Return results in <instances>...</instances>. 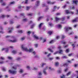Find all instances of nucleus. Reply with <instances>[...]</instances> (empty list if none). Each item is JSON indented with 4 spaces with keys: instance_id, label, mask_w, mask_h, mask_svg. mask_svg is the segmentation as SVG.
Here are the masks:
<instances>
[{
    "instance_id": "nucleus-1",
    "label": "nucleus",
    "mask_w": 78,
    "mask_h": 78,
    "mask_svg": "<svg viewBox=\"0 0 78 78\" xmlns=\"http://www.w3.org/2000/svg\"><path fill=\"white\" fill-rule=\"evenodd\" d=\"M21 48H22L23 50L26 51H29V52H32V51H33V48L29 49V50H28L27 48L24 47L23 45H21Z\"/></svg>"
},
{
    "instance_id": "nucleus-2",
    "label": "nucleus",
    "mask_w": 78,
    "mask_h": 78,
    "mask_svg": "<svg viewBox=\"0 0 78 78\" xmlns=\"http://www.w3.org/2000/svg\"><path fill=\"white\" fill-rule=\"evenodd\" d=\"M62 20V21H64L65 20V17H62L61 18H58L57 17H55V21L56 22H57L58 20Z\"/></svg>"
},
{
    "instance_id": "nucleus-3",
    "label": "nucleus",
    "mask_w": 78,
    "mask_h": 78,
    "mask_svg": "<svg viewBox=\"0 0 78 78\" xmlns=\"http://www.w3.org/2000/svg\"><path fill=\"white\" fill-rule=\"evenodd\" d=\"M65 29L66 32H68L69 30H72V28L70 27H65Z\"/></svg>"
},
{
    "instance_id": "nucleus-4",
    "label": "nucleus",
    "mask_w": 78,
    "mask_h": 78,
    "mask_svg": "<svg viewBox=\"0 0 78 78\" xmlns=\"http://www.w3.org/2000/svg\"><path fill=\"white\" fill-rule=\"evenodd\" d=\"M9 72L11 74H16L17 73V71L14 70H10L9 71Z\"/></svg>"
},
{
    "instance_id": "nucleus-5",
    "label": "nucleus",
    "mask_w": 78,
    "mask_h": 78,
    "mask_svg": "<svg viewBox=\"0 0 78 78\" xmlns=\"http://www.w3.org/2000/svg\"><path fill=\"white\" fill-rule=\"evenodd\" d=\"M65 11L66 14H73L74 13L73 12H70L69 10H65Z\"/></svg>"
},
{
    "instance_id": "nucleus-6",
    "label": "nucleus",
    "mask_w": 78,
    "mask_h": 78,
    "mask_svg": "<svg viewBox=\"0 0 78 78\" xmlns=\"http://www.w3.org/2000/svg\"><path fill=\"white\" fill-rule=\"evenodd\" d=\"M78 18L76 17L72 21V22L73 23H74L75 22H78Z\"/></svg>"
},
{
    "instance_id": "nucleus-7",
    "label": "nucleus",
    "mask_w": 78,
    "mask_h": 78,
    "mask_svg": "<svg viewBox=\"0 0 78 78\" xmlns=\"http://www.w3.org/2000/svg\"><path fill=\"white\" fill-rule=\"evenodd\" d=\"M8 41H9V42H12L13 43H14L17 42V39H15L13 41H12V40H9Z\"/></svg>"
},
{
    "instance_id": "nucleus-8",
    "label": "nucleus",
    "mask_w": 78,
    "mask_h": 78,
    "mask_svg": "<svg viewBox=\"0 0 78 78\" xmlns=\"http://www.w3.org/2000/svg\"><path fill=\"white\" fill-rule=\"evenodd\" d=\"M59 65V62H55V66H56V67H58V66Z\"/></svg>"
},
{
    "instance_id": "nucleus-9",
    "label": "nucleus",
    "mask_w": 78,
    "mask_h": 78,
    "mask_svg": "<svg viewBox=\"0 0 78 78\" xmlns=\"http://www.w3.org/2000/svg\"><path fill=\"white\" fill-rule=\"evenodd\" d=\"M56 2H51L50 1H48L47 2L48 4H52V5H53V4H55Z\"/></svg>"
},
{
    "instance_id": "nucleus-10",
    "label": "nucleus",
    "mask_w": 78,
    "mask_h": 78,
    "mask_svg": "<svg viewBox=\"0 0 78 78\" xmlns=\"http://www.w3.org/2000/svg\"><path fill=\"white\" fill-rule=\"evenodd\" d=\"M43 23H41L39 24V25L38 26V27H39V28L40 29H41V27H42V25H43Z\"/></svg>"
},
{
    "instance_id": "nucleus-11",
    "label": "nucleus",
    "mask_w": 78,
    "mask_h": 78,
    "mask_svg": "<svg viewBox=\"0 0 78 78\" xmlns=\"http://www.w3.org/2000/svg\"><path fill=\"white\" fill-rule=\"evenodd\" d=\"M6 50V52H8V48H3L2 49V51H3V50Z\"/></svg>"
},
{
    "instance_id": "nucleus-12",
    "label": "nucleus",
    "mask_w": 78,
    "mask_h": 78,
    "mask_svg": "<svg viewBox=\"0 0 78 78\" xmlns=\"http://www.w3.org/2000/svg\"><path fill=\"white\" fill-rule=\"evenodd\" d=\"M73 3H75L76 5H77V3H78V1L74 0H73Z\"/></svg>"
},
{
    "instance_id": "nucleus-13",
    "label": "nucleus",
    "mask_w": 78,
    "mask_h": 78,
    "mask_svg": "<svg viewBox=\"0 0 78 78\" xmlns=\"http://www.w3.org/2000/svg\"><path fill=\"white\" fill-rule=\"evenodd\" d=\"M13 29V27L9 28V30H9V33H11V32H12V30Z\"/></svg>"
},
{
    "instance_id": "nucleus-14",
    "label": "nucleus",
    "mask_w": 78,
    "mask_h": 78,
    "mask_svg": "<svg viewBox=\"0 0 78 78\" xmlns=\"http://www.w3.org/2000/svg\"><path fill=\"white\" fill-rule=\"evenodd\" d=\"M48 50H49V51H50V52H51V53H53V51L50 48H48Z\"/></svg>"
},
{
    "instance_id": "nucleus-15",
    "label": "nucleus",
    "mask_w": 78,
    "mask_h": 78,
    "mask_svg": "<svg viewBox=\"0 0 78 78\" xmlns=\"http://www.w3.org/2000/svg\"><path fill=\"white\" fill-rule=\"evenodd\" d=\"M34 38H35V39H39V37H38L36 36V35H34Z\"/></svg>"
},
{
    "instance_id": "nucleus-16",
    "label": "nucleus",
    "mask_w": 78,
    "mask_h": 78,
    "mask_svg": "<svg viewBox=\"0 0 78 78\" xmlns=\"http://www.w3.org/2000/svg\"><path fill=\"white\" fill-rule=\"evenodd\" d=\"M53 33V31H48V34H49V35H51V34H52Z\"/></svg>"
},
{
    "instance_id": "nucleus-17",
    "label": "nucleus",
    "mask_w": 78,
    "mask_h": 78,
    "mask_svg": "<svg viewBox=\"0 0 78 78\" xmlns=\"http://www.w3.org/2000/svg\"><path fill=\"white\" fill-rule=\"evenodd\" d=\"M45 70H46V69H44V70L43 71V73H44V74H45V75H47V72H46Z\"/></svg>"
},
{
    "instance_id": "nucleus-18",
    "label": "nucleus",
    "mask_w": 78,
    "mask_h": 78,
    "mask_svg": "<svg viewBox=\"0 0 78 78\" xmlns=\"http://www.w3.org/2000/svg\"><path fill=\"white\" fill-rule=\"evenodd\" d=\"M39 1H37V3L36 4V6H39Z\"/></svg>"
},
{
    "instance_id": "nucleus-19",
    "label": "nucleus",
    "mask_w": 78,
    "mask_h": 78,
    "mask_svg": "<svg viewBox=\"0 0 78 78\" xmlns=\"http://www.w3.org/2000/svg\"><path fill=\"white\" fill-rule=\"evenodd\" d=\"M54 42V41L53 40H52L51 41L49 42V44H53V43Z\"/></svg>"
},
{
    "instance_id": "nucleus-20",
    "label": "nucleus",
    "mask_w": 78,
    "mask_h": 78,
    "mask_svg": "<svg viewBox=\"0 0 78 78\" xmlns=\"http://www.w3.org/2000/svg\"><path fill=\"white\" fill-rule=\"evenodd\" d=\"M12 53H13V54H16V53H17V52L15 50H13L12 51Z\"/></svg>"
},
{
    "instance_id": "nucleus-21",
    "label": "nucleus",
    "mask_w": 78,
    "mask_h": 78,
    "mask_svg": "<svg viewBox=\"0 0 78 78\" xmlns=\"http://www.w3.org/2000/svg\"><path fill=\"white\" fill-rule=\"evenodd\" d=\"M71 73V72H69L66 74V75L67 76H69V75H70Z\"/></svg>"
},
{
    "instance_id": "nucleus-22",
    "label": "nucleus",
    "mask_w": 78,
    "mask_h": 78,
    "mask_svg": "<svg viewBox=\"0 0 78 78\" xmlns=\"http://www.w3.org/2000/svg\"><path fill=\"white\" fill-rule=\"evenodd\" d=\"M42 18H43V16H41L40 17H39L38 18V20L39 21L41 20V19H42Z\"/></svg>"
},
{
    "instance_id": "nucleus-23",
    "label": "nucleus",
    "mask_w": 78,
    "mask_h": 78,
    "mask_svg": "<svg viewBox=\"0 0 78 78\" xmlns=\"http://www.w3.org/2000/svg\"><path fill=\"white\" fill-rule=\"evenodd\" d=\"M70 51V50H69V49H67L66 50V53H69Z\"/></svg>"
},
{
    "instance_id": "nucleus-24",
    "label": "nucleus",
    "mask_w": 78,
    "mask_h": 78,
    "mask_svg": "<svg viewBox=\"0 0 78 78\" xmlns=\"http://www.w3.org/2000/svg\"><path fill=\"white\" fill-rule=\"evenodd\" d=\"M25 37H22L21 39V41H23V40H25Z\"/></svg>"
},
{
    "instance_id": "nucleus-25",
    "label": "nucleus",
    "mask_w": 78,
    "mask_h": 78,
    "mask_svg": "<svg viewBox=\"0 0 78 78\" xmlns=\"http://www.w3.org/2000/svg\"><path fill=\"white\" fill-rule=\"evenodd\" d=\"M63 66H68V64H67V63H65V64H63Z\"/></svg>"
},
{
    "instance_id": "nucleus-26",
    "label": "nucleus",
    "mask_w": 78,
    "mask_h": 78,
    "mask_svg": "<svg viewBox=\"0 0 78 78\" xmlns=\"http://www.w3.org/2000/svg\"><path fill=\"white\" fill-rule=\"evenodd\" d=\"M15 3V2H10V5H13Z\"/></svg>"
},
{
    "instance_id": "nucleus-27",
    "label": "nucleus",
    "mask_w": 78,
    "mask_h": 78,
    "mask_svg": "<svg viewBox=\"0 0 78 78\" xmlns=\"http://www.w3.org/2000/svg\"><path fill=\"white\" fill-rule=\"evenodd\" d=\"M12 68L13 69H14L15 70H16V69H17V67H16V66H13Z\"/></svg>"
},
{
    "instance_id": "nucleus-28",
    "label": "nucleus",
    "mask_w": 78,
    "mask_h": 78,
    "mask_svg": "<svg viewBox=\"0 0 78 78\" xmlns=\"http://www.w3.org/2000/svg\"><path fill=\"white\" fill-rule=\"evenodd\" d=\"M27 16H33V14L32 13L28 14H27Z\"/></svg>"
},
{
    "instance_id": "nucleus-29",
    "label": "nucleus",
    "mask_w": 78,
    "mask_h": 78,
    "mask_svg": "<svg viewBox=\"0 0 78 78\" xmlns=\"http://www.w3.org/2000/svg\"><path fill=\"white\" fill-rule=\"evenodd\" d=\"M0 59H2V60H4L5 59V58L3 57H1L0 58Z\"/></svg>"
},
{
    "instance_id": "nucleus-30",
    "label": "nucleus",
    "mask_w": 78,
    "mask_h": 78,
    "mask_svg": "<svg viewBox=\"0 0 78 78\" xmlns=\"http://www.w3.org/2000/svg\"><path fill=\"white\" fill-rule=\"evenodd\" d=\"M62 58H63V59H66L67 58V57L66 56H64L62 57Z\"/></svg>"
},
{
    "instance_id": "nucleus-31",
    "label": "nucleus",
    "mask_w": 78,
    "mask_h": 78,
    "mask_svg": "<svg viewBox=\"0 0 78 78\" xmlns=\"http://www.w3.org/2000/svg\"><path fill=\"white\" fill-rule=\"evenodd\" d=\"M23 22H27V19L26 18L23 19Z\"/></svg>"
},
{
    "instance_id": "nucleus-32",
    "label": "nucleus",
    "mask_w": 78,
    "mask_h": 78,
    "mask_svg": "<svg viewBox=\"0 0 78 78\" xmlns=\"http://www.w3.org/2000/svg\"><path fill=\"white\" fill-rule=\"evenodd\" d=\"M49 59L50 60V61H52V60L53 59V58H49Z\"/></svg>"
},
{
    "instance_id": "nucleus-33",
    "label": "nucleus",
    "mask_w": 78,
    "mask_h": 78,
    "mask_svg": "<svg viewBox=\"0 0 78 78\" xmlns=\"http://www.w3.org/2000/svg\"><path fill=\"white\" fill-rule=\"evenodd\" d=\"M18 31L20 33H23V31L22 30H19Z\"/></svg>"
},
{
    "instance_id": "nucleus-34",
    "label": "nucleus",
    "mask_w": 78,
    "mask_h": 78,
    "mask_svg": "<svg viewBox=\"0 0 78 78\" xmlns=\"http://www.w3.org/2000/svg\"><path fill=\"white\" fill-rule=\"evenodd\" d=\"M58 53H59V51H57L56 52H55L54 53V55H57V54H58Z\"/></svg>"
},
{
    "instance_id": "nucleus-35",
    "label": "nucleus",
    "mask_w": 78,
    "mask_h": 78,
    "mask_svg": "<svg viewBox=\"0 0 78 78\" xmlns=\"http://www.w3.org/2000/svg\"><path fill=\"white\" fill-rule=\"evenodd\" d=\"M49 25L50 26V27H51V26H53V24H52V23H49Z\"/></svg>"
},
{
    "instance_id": "nucleus-36",
    "label": "nucleus",
    "mask_w": 78,
    "mask_h": 78,
    "mask_svg": "<svg viewBox=\"0 0 78 78\" xmlns=\"http://www.w3.org/2000/svg\"><path fill=\"white\" fill-rule=\"evenodd\" d=\"M65 38V36L64 35H62V39H64Z\"/></svg>"
},
{
    "instance_id": "nucleus-37",
    "label": "nucleus",
    "mask_w": 78,
    "mask_h": 78,
    "mask_svg": "<svg viewBox=\"0 0 78 78\" xmlns=\"http://www.w3.org/2000/svg\"><path fill=\"white\" fill-rule=\"evenodd\" d=\"M74 34V33H73V32H72L69 34V35H72V34Z\"/></svg>"
},
{
    "instance_id": "nucleus-38",
    "label": "nucleus",
    "mask_w": 78,
    "mask_h": 78,
    "mask_svg": "<svg viewBox=\"0 0 78 78\" xmlns=\"http://www.w3.org/2000/svg\"><path fill=\"white\" fill-rule=\"evenodd\" d=\"M8 58L9 59H12V58L11 57H8Z\"/></svg>"
},
{
    "instance_id": "nucleus-39",
    "label": "nucleus",
    "mask_w": 78,
    "mask_h": 78,
    "mask_svg": "<svg viewBox=\"0 0 78 78\" xmlns=\"http://www.w3.org/2000/svg\"><path fill=\"white\" fill-rule=\"evenodd\" d=\"M23 70L22 69H20V73H23Z\"/></svg>"
},
{
    "instance_id": "nucleus-40",
    "label": "nucleus",
    "mask_w": 78,
    "mask_h": 78,
    "mask_svg": "<svg viewBox=\"0 0 78 78\" xmlns=\"http://www.w3.org/2000/svg\"><path fill=\"white\" fill-rule=\"evenodd\" d=\"M34 24H33V25H32L31 26L30 28H33L34 27Z\"/></svg>"
},
{
    "instance_id": "nucleus-41",
    "label": "nucleus",
    "mask_w": 78,
    "mask_h": 78,
    "mask_svg": "<svg viewBox=\"0 0 78 78\" xmlns=\"http://www.w3.org/2000/svg\"><path fill=\"white\" fill-rule=\"evenodd\" d=\"M33 23V21H30L29 22V24L30 25V24H31V23Z\"/></svg>"
},
{
    "instance_id": "nucleus-42",
    "label": "nucleus",
    "mask_w": 78,
    "mask_h": 78,
    "mask_svg": "<svg viewBox=\"0 0 78 78\" xmlns=\"http://www.w3.org/2000/svg\"><path fill=\"white\" fill-rule=\"evenodd\" d=\"M20 15L21 16H24V15H25V14H24V13H21L20 14Z\"/></svg>"
},
{
    "instance_id": "nucleus-43",
    "label": "nucleus",
    "mask_w": 78,
    "mask_h": 78,
    "mask_svg": "<svg viewBox=\"0 0 78 78\" xmlns=\"http://www.w3.org/2000/svg\"><path fill=\"white\" fill-rule=\"evenodd\" d=\"M5 17V15H2V16H1V17H0V18H4V17Z\"/></svg>"
},
{
    "instance_id": "nucleus-44",
    "label": "nucleus",
    "mask_w": 78,
    "mask_h": 78,
    "mask_svg": "<svg viewBox=\"0 0 78 78\" xmlns=\"http://www.w3.org/2000/svg\"><path fill=\"white\" fill-rule=\"evenodd\" d=\"M49 69H50V70H54V69L53 68H51V67H50L49 68Z\"/></svg>"
},
{
    "instance_id": "nucleus-45",
    "label": "nucleus",
    "mask_w": 78,
    "mask_h": 78,
    "mask_svg": "<svg viewBox=\"0 0 78 78\" xmlns=\"http://www.w3.org/2000/svg\"><path fill=\"white\" fill-rule=\"evenodd\" d=\"M62 50H60L59 51V53L60 54H61V53H62Z\"/></svg>"
},
{
    "instance_id": "nucleus-46",
    "label": "nucleus",
    "mask_w": 78,
    "mask_h": 78,
    "mask_svg": "<svg viewBox=\"0 0 78 78\" xmlns=\"http://www.w3.org/2000/svg\"><path fill=\"white\" fill-rule=\"evenodd\" d=\"M73 55V53H71V54H69L68 55L69 56H72V55Z\"/></svg>"
},
{
    "instance_id": "nucleus-47",
    "label": "nucleus",
    "mask_w": 78,
    "mask_h": 78,
    "mask_svg": "<svg viewBox=\"0 0 78 78\" xmlns=\"http://www.w3.org/2000/svg\"><path fill=\"white\" fill-rule=\"evenodd\" d=\"M2 5H3V6H5V5H6V3L4 2L2 4Z\"/></svg>"
},
{
    "instance_id": "nucleus-48",
    "label": "nucleus",
    "mask_w": 78,
    "mask_h": 78,
    "mask_svg": "<svg viewBox=\"0 0 78 78\" xmlns=\"http://www.w3.org/2000/svg\"><path fill=\"white\" fill-rule=\"evenodd\" d=\"M30 8V7H27V10H29Z\"/></svg>"
},
{
    "instance_id": "nucleus-49",
    "label": "nucleus",
    "mask_w": 78,
    "mask_h": 78,
    "mask_svg": "<svg viewBox=\"0 0 78 78\" xmlns=\"http://www.w3.org/2000/svg\"><path fill=\"white\" fill-rule=\"evenodd\" d=\"M4 63V62H3V61H2V62L0 61V64H2Z\"/></svg>"
},
{
    "instance_id": "nucleus-50",
    "label": "nucleus",
    "mask_w": 78,
    "mask_h": 78,
    "mask_svg": "<svg viewBox=\"0 0 78 78\" xmlns=\"http://www.w3.org/2000/svg\"><path fill=\"white\" fill-rule=\"evenodd\" d=\"M28 0H25V3H26V4L28 3Z\"/></svg>"
},
{
    "instance_id": "nucleus-51",
    "label": "nucleus",
    "mask_w": 78,
    "mask_h": 78,
    "mask_svg": "<svg viewBox=\"0 0 78 78\" xmlns=\"http://www.w3.org/2000/svg\"><path fill=\"white\" fill-rule=\"evenodd\" d=\"M56 8H57V6H54V9H56Z\"/></svg>"
},
{
    "instance_id": "nucleus-52",
    "label": "nucleus",
    "mask_w": 78,
    "mask_h": 78,
    "mask_svg": "<svg viewBox=\"0 0 78 78\" xmlns=\"http://www.w3.org/2000/svg\"><path fill=\"white\" fill-rule=\"evenodd\" d=\"M61 78H65V76L64 75H63V76H61Z\"/></svg>"
},
{
    "instance_id": "nucleus-53",
    "label": "nucleus",
    "mask_w": 78,
    "mask_h": 78,
    "mask_svg": "<svg viewBox=\"0 0 78 78\" xmlns=\"http://www.w3.org/2000/svg\"><path fill=\"white\" fill-rule=\"evenodd\" d=\"M34 46L35 47H37L38 46V44H34Z\"/></svg>"
},
{
    "instance_id": "nucleus-54",
    "label": "nucleus",
    "mask_w": 78,
    "mask_h": 78,
    "mask_svg": "<svg viewBox=\"0 0 78 78\" xmlns=\"http://www.w3.org/2000/svg\"><path fill=\"white\" fill-rule=\"evenodd\" d=\"M13 23H14L13 22V21H10V24H12Z\"/></svg>"
},
{
    "instance_id": "nucleus-55",
    "label": "nucleus",
    "mask_w": 78,
    "mask_h": 78,
    "mask_svg": "<svg viewBox=\"0 0 78 78\" xmlns=\"http://www.w3.org/2000/svg\"><path fill=\"white\" fill-rule=\"evenodd\" d=\"M58 72L59 73H61V70H58Z\"/></svg>"
},
{
    "instance_id": "nucleus-56",
    "label": "nucleus",
    "mask_w": 78,
    "mask_h": 78,
    "mask_svg": "<svg viewBox=\"0 0 78 78\" xmlns=\"http://www.w3.org/2000/svg\"><path fill=\"white\" fill-rule=\"evenodd\" d=\"M63 41H63L62 42V44H66V42H63Z\"/></svg>"
},
{
    "instance_id": "nucleus-57",
    "label": "nucleus",
    "mask_w": 78,
    "mask_h": 78,
    "mask_svg": "<svg viewBox=\"0 0 78 78\" xmlns=\"http://www.w3.org/2000/svg\"><path fill=\"white\" fill-rule=\"evenodd\" d=\"M58 27H59V28H61V27H62V26H61V25L58 24Z\"/></svg>"
},
{
    "instance_id": "nucleus-58",
    "label": "nucleus",
    "mask_w": 78,
    "mask_h": 78,
    "mask_svg": "<svg viewBox=\"0 0 78 78\" xmlns=\"http://www.w3.org/2000/svg\"><path fill=\"white\" fill-rule=\"evenodd\" d=\"M72 47H73V48H75V44H73L72 45Z\"/></svg>"
},
{
    "instance_id": "nucleus-59",
    "label": "nucleus",
    "mask_w": 78,
    "mask_h": 78,
    "mask_svg": "<svg viewBox=\"0 0 78 78\" xmlns=\"http://www.w3.org/2000/svg\"><path fill=\"white\" fill-rule=\"evenodd\" d=\"M59 37H60L59 36H57L56 37L57 39H58Z\"/></svg>"
},
{
    "instance_id": "nucleus-60",
    "label": "nucleus",
    "mask_w": 78,
    "mask_h": 78,
    "mask_svg": "<svg viewBox=\"0 0 78 78\" xmlns=\"http://www.w3.org/2000/svg\"><path fill=\"white\" fill-rule=\"evenodd\" d=\"M68 70V68H66V69L65 70V72H66Z\"/></svg>"
},
{
    "instance_id": "nucleus-61",
    "label": "nucleus",
    "mask_w": 78,
    "mask_h": 78,
    "mask_svg": "<svg viewBox=\"0 0 78 78\" xmlns=\"http://www.w3.org/2000/svg\"><path fill=\"white\" fill-rule=\"evenodd\" d=\"M60 14L61 13H56V15H57V16H58V15H60Z\"/></svg>"
},
{
    "instance_id": "nucleus-62",
    "label": "nucleus",
    "mask_w": 78,
    "mask_h": 78,
    "mask_svg": "<svg viewBox=\"0 0 78 78\" xmlns=\"http://www.w3.org/2000/svg\"><path fill=\"white\" fill-rule=\"evenodd\" d=\"M31 32L30 31H29L28 32H27V33L28 34H31Z\"/></svg>"
},
{
    "instance_id": "nucleus-63",
    "label": "nucleus",
    "mask_w": 78,
    "mask_h": 78,
    "mask_svg": "<svg viewBox=\"0 0 78 78\" xmlns=\"http://www.w3.org/2000/svg\"><path fill=\"white\" fill-rule=\"evenodd\" d=\"M39 75H42V73H41V72H40L39 73Z\"/></svg>"
},
{
    "instance_id": "nucleus-64",
    "label": "nucleus",
    "mask_w": 78,
    "mask_h": 78,
    "mask_svg": "<svg viewBox=\"0 0 78 78\" xmlns=\"http://www.w3.org/2000/svg\"><path fill=\"white\" fill-rule=\"evenodd\" d=\"M66 5H65L63 6L62 7V8H66Z\"/></svg>"
}]
</instances>
